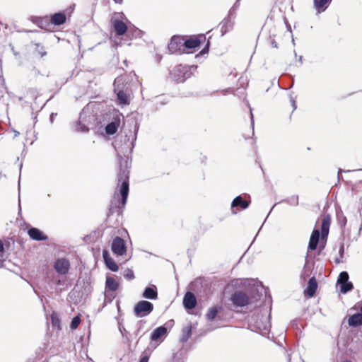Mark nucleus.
Masks as SVG:
<instances>
[{
	"label": "nucleus",
	"mask_w": 362,
	"mask_h": 362,
	"mask_svg": "<svg viewBox=\"0 0 362 362\" xmlns=\"http://www.w3.org/2000/svg\"><path fill=\"white\" fill-rule=\"evenodd\" d=\"M119 170L117 175L118 183L114 194L113 201L115 206L124 208L126 205L129 189V171L128 170V161L120 157L119 159ZM113 204V202H112Z\"/></svg>",
	"instance_id": "obj_1"
},
{
	"label": "nucleus",
	"mask_w": 362,
	"mask_h": 362,
	"mask_svg": "<svg viewBox=\"0 0 362 362\" xmlns=\"http://www.w3.org/2000/svg\"><path fill=\"white\" fill-rule=\"evenodd\" d=\"M204 35H191L188 38L185 36V52H192V50L199 47L202 43L206 41Z\"/></svg>",
	"instance_id": "obj_2"
},
{
	"label": "nucleus",
	"mask_w": 362,
	"mask_h": 362,
	"mask_svg": "<svg viewBox=\"0 0 362 362\" xmlns=\"http://www.w3.org/2000/svg\"><path fill=\"white\" fill-rule=\"evenodd\" d=\"M183 42H185V36L173 35L168 45L169 52L171 54L185 53V44Z\"/></svg>",
	"instance_id": "obj_3"
},
{
	"label": "nucleus",
	"mask_w": 362,
	"mask_h": 362,
	"mask_svg": "<svg viewBox=\"0 0 362 362\" xmlns=\"http://www.w3.org/2000/svg\"><path fill=\"white\" fill-rule=\"evenodd\" d=\"M110 33H114L116 37L124 35L127 31V24L121 19L112 16L110 21Z\"/></svg>",
	"instance_id": "obj_4"
},
{
	"label": "nucleus",
	"mask_w": 362,
	"mask_h": 362,
	"mask_svg": "<svg viewBox=\"0 0 362 362\" xmlns=\"http://www.w3.org/2000/svg\"><path fill=\"white\" fill-rule=\"evenodd\" d=\"M153 305L151 303L146 300H141L138 302L134 308V314L137 317H144L152 312Z\"/></svg>",
	"instance_id": "obj_5"
},
{
	"label": "nucleus",
	"mask_w": 362,
	"mask_h": 362,
	"mask_svg": "<svg viewBox=\"0 0 362 362\" xmlns=\"http://www.w3.org/2000/svg\"><path fill=\"white\" fill-rule=\"evenodd\" d=\"M230 300L236 307H244L249 304L250 298L246 293L238 291L232 294Z\"/></svg>",
	"instance_id": "obj_6"
},
{
	"label": "nucleus",
	"mask_w": 362,
	"mask_h": 362,
	"mask_svg": "<svg viewBox=\"0 0 362 362\" xmlns=\"http://www.w3.org/2000/svg\"><path fill=\"white\" fill-rule=\"evenodd\" d=\"M111 249L112 252L117 256H122L127 252V246L124 239L120 237H115L112 243Z\"/></svg>",
	"instance_id": "obj_7"
},
{
	"label": "nucleus",
	"mask_w": 362,
	"mask_h": 362,
	"mask_svg": "<svg viewBox=\"0 0 362 362\" xmlns=\"http://www.w3.org/2000/svg\"><path fill=\"white\" fill-rule=\"evenodd\" d=\"M349 274L346 272H341L338 277L337 284L340 285L341 292L346 293L354 288L353 284L349 281Z\"/></svg>",
	"instance_id": "obj_8"
},
{
	"label": "nucleus",
	"mask_w": 362,
	"mask_h": 362,
	"mask_svg": "<svg viewBox=\"0 0 362 362\" xmlns=\"http://www.w3.org/2000/svg\"><path fill=\"white\" fill-rule=\"evenodd\" d=\"M70 266L69 260L64 257L57 259L54 264V268L59 275L67 274L69 273Z\"/></svg>",
	"instance_id": "obj_9"
},
{
	"label": "nucleus",
	"mask_w": 362,
	"mask_h": 362,
	"mask_svg": "<svg viewBox=\"0 0 362 362\" xmlns=\"http://www.w3.org/2000/svg\"><path fill=\"white\" fill-rule=\"evenodd\" d=\"M121 124V116L117 115L113 118V120L107 124L105 128V133L107 135H113L117 132Z\"/></svg>",
	"instance_id": "obj_10"
},
{
	"label": "nucleus",
	"mask_w": 362,
	"mask_h": 362,
	"mask_svg": "<svg viewBox=\"0 0 362 362\" xmlns=\"http://www.w3.org/2000/svg\"><path fill=\"white\" fill-rule=\"evenodd\" d=\"M331 216L329 214H325L322 218L321 223V238L326 239L329 234V227L331 224Z\"/></svg>",
	"instance_id": "obj_11"
},
{
	"label": "nucleus",
	"mask_w": 362,
	"mask_h": 362,
	"mask_svg": "<svg viewBox=\"0 0 362 362\" xmlns=\"http://www.w3.org/2000/svg\"><path fill=\"white\" fill-rule=\"evenodd\" d=\"M183 304L187 309H193L197 305V299L192 292H187L183 298Z\"/></svg>",
	"instance_id": "obj_12"
},
{
	"label": "nucleus",
	"mask_w": 362,
	"mask_h": 362,
	"mask_svg": "<svg viewBox=\"0 0 362 362\" xmlns=\"http://www.w3.org/2000/svg\"><path fill=\"white\" fill-rule=\"evenodd\" d=\"M66 16L64 12H59L50 16L49 21L52 25H61L66 23Z\"/></svg>",
	"instance_id": "obj_13"
},
{
	"label": "nucleus",
	"mask_w": 362,
	"mask_h": 362,
	"mask_svg": "<svg viewBox=\"0 0 362 362\" xmlns=\"http://www.w3.org/2000/svg\"><path fill=\"white\" fill-rule=\"evenodd\" d=\"M317 288V282L315 277H311L308 281V284L307 288L305 290L304 293L309 298L313 297L316 293Z\"/></svg>",
	"instance_id": "obj_14"
},
{
	"label": "nucleus",
	"mask_w": 362,
	"mask_h": 362,
	"mask_svg": "<svg viewBox=\"0 0 362 362\" xmlns=\"http://www.w3.org/2000/svg\"><path fill=\"white\" fill-rule=\"evenodd\" d=\"M28 234L30 238L35 240H45L47 236L45 235L40 230L37 228H31L28 230Z\"/></svg>",
	"instance_id": "obj_15"
},
{
	"label": "nucleus",
	"mask_w": 362,
	"mask_h": 362,
	"mask_svg": "<svg viewBox=\"0 0 362 362\" xmlns=\"http://www.w3.org/2000/svg\"><path fill=\"white\" fill-rule=\"evenodd\" d=\"M320 233L319 230L315 229L312 232L308 243V250H315L317 249V246L319 242Z\"/></svg>",
	"instance_id": "obj_16"
},
{
	"label": "nucleus",
	"mask_w": 362,
	"mask_h": 362,
	"mask_svg": "<svg viewBox=\"0 0 362 362\" xmlns=\"http://www.w3.org/2000/svg\"><path fill=\"white\" fill-rule=\"evenodd\" d=\"M103 256L105 262L107 267L112 272H117L119 269L118 265L116 262L111 258L109 255L107 251L104 250L103 252Z\"/></svg>",
	"instance_id": "obj_17"
},
{
	"label": "nucleus",
	"mask_w": 362,
	"mask_h": 362,
	"mask_svg": "<svg viewBox=\"0 0 362 362\" xmlns=\"http://www.w3.org/2000/svg\"><path fill=\"white\" fill-rule=\"evenodd\" d=\"M166 333L167 328L165 327H158L156 329H155L153 332L151 333V339L152 341H158L160 338L166 334Z\"/></svg>",
	"instance_id": "obj_18"
},
{
	"label": "nucleus",
	"mask_w": 362,
	"mask_h": 362,
	"mask_svg": "<svg viewBox=\"0 0 362 362\" xmlns=\"http://www.w3.org/2000/svg\"><path fill=\"white\" fill-rule=\"evenodd\" d=\"M250 205V202L244 200L241 196L236 197L231 204V207L235 208L240 206L242 209H247Z\"/></svg>",
	"instance_id": "obj_19"
},
{
	"label": "nucleus",
	"mask_w": 362,
	"mask_h": 362,
	"mask_svg": "<svg viewBox=\"0 0 362 362\" xmlns=\"http://www.w3.org/2000/svg\"><path fill=\"white\" fill-rule=\"evenodd\" d=\"M106 288L111 291H116L119 286V282L112 276H107L105 281Z\"/></svg>",
	"instance_id": "obj_20"
},
{
	"label": "nucleus",
	"mask_w": 362,
	"mask_h": 362,
	"mask_svg": "<svg viewBox=\"0 0 362 362\" xmlns=\"http://www.w3.org/2000/svg\"><path fill=\"white\" fill-rule=\"evenodd\" d=\"M143 297L147 299L155 300L158 298V292L156 286L147 287L143 293Z\"/></svg>",
	"instance_id": "obj_21"
},
{
	"label": "nucleus",
	"mask_w": 362,
	"mask_h": 362,
	"mask_svg": "<svg viewBox=\"0 0 362 362\" xmlns=\"http://www.w3.org/2000/svg\"><path fill=\"white\" fill-rule=\"evenodd\" d=\"M348 323L350 326L358 327L362 325V313H356L351 315L349 320Z\"/></svg>",
	"instance_id": "obj_22"
},
{
	"label": "nucleus",
	"mask_w": 362,
	"mask_h": 362,
	"mask_svg": "<svg viewBox=\"0 0 362 362\" xmlns=\"http://www.w3.org/2000/svg\"><path fill=\"white\" fill-rule=\"evenodd\" d=\"M222 309L221 306H214L210 308L206 314V317L209 320H214L217 316L218 313Z\"/></svg>",
	"instance_id": "obj_23"
},
{
	"label": "nucleus",
	"mask_w": 362,
	"mask_h": 362,
	"mask_svg": "<svg viewBox=\"0 0 362 362\" xmlns=\"http://www.w3.org/2000/svg\"><path fill=\"white\" fill-rule=\"evenodd\" d=\"M332 0H314L315 8L320 12L323 11L327 7Z\"/></svg>",
	"instance_id": "obj_24"
},
{
	"label": "nucleus",
	"mask_w": 362,
	"mask_h": 362,
	"mask_svg": "<svg viewBox=\"0 0 362 362\" xmlns=\"http://www.w3.org/2000/svg\"><path fill=\"white\" fill-rule=\"evenodd\" d=\"M174 71L175 72H180V73L184 74L183 76H180V75L177 74V78H176L177 81H178L180 82H183L185 81V79H186L185 74L187 72V69L186 66H182V65H178V66H175Z\"/></svg>",
	"instance_id": "obj_25"
},
{
	"label": "nucleus",
	"mask_w": 362,
	"mask_h": 362,
	"mask_svg": "<svg viewBox=\"0 0 362 362\" xmlns=\"http://www.w3.org/2000/svg\"><path fill=\"white\" fill-rule=\"evenodd\" d=\"M117 100L119 101V104H120V105H129V97L124 91H123V90L118 91V93H117Z\"/></svg>",
	"instance_id": "obj_26"
},
{
	"label": "nucleus",
	"mask_w": 362,
	"mask_h": 362,
	"mask_svg": "<svg viewBox=\"0 0 362 362\" xmlns=\"http://www.w3.org/2000/svg\"><path fill=\"white\" fill-rule=\"evenodd\" d=\"M34 46V52L40 56V57H43L47 54V52L43 45L40 43H33Z\"/></svg>",
	"instance_id": "obj_27"
},
{
	"label": "nucleus",
	"mask_w": 362,
	"mask_h": 362,
	"mask_svg": "<svg viewBox=\"0 0 362 362\" xmlns=\"http://www.w3.org/2000/svg\"><path fill=\"white\" fill-rule=\"evenodd\" d=\"M80 323H81V316H80V315H78L73 318V320L71 322V325H70L71 329H77L78 325H80Z\"/></svg>",
	"instance_id": "obj_28"
},
{
	"label": "nucleus",
	"mask_w": 362,
	"mask_h": 362,
	"mask_svg": "<svg viewBox=\"0 0 362 362\" xmlns=\"http://www.w3.org/2000/svg\"><path fill=\"white\" fill-rule=\"evenodd\" d=\"M124 276L127 280H132L135 277L134 272L132 269H127L125 270L124 274Z\"/></svg>",
	"instance_id": "obj_29"
},
{
	"label": "nucleus",
	"mask_w": 362,
	"mask_h": 362,
	"mask_svg": "<svg viewBox=\"0 0 362 362\" xmlns=\"http://www.w3.org/2000/svg\"><path fill=\"white\" fill-rule=\"evenodd\" d=\"M77 130L81 131L82 132H88L89 129L86 127L84 124H78L77 127Z\"/></svg>",
	"instance_id": "obj_30"
},
{
	"label": "nucleus",
	"mask_w": 362,
	"mask_h": 362,
	"mask_svg": "<svg viewBox=\"0 0 362 362\" xmlns=\"http://www.w3.org/2000/svg\"><path fill=\"white\" fill-rule=\"evenodd\" d=\"M184 333L186 334V336L187 337H189L191 334H192V327L191 326H187L185 329H184Z\"/></svg>",
	"instance_id": "obj_31"
},
{
	"label": "nucleus",
	"mask_w": 362,
	"mask_h": 362,
	"mask_svg": "<svg viewBox=\"0 0 362 362\" xmlns=\"http://www.w3.org/2000/svg\"><path fill=\"white\" fill-rule=\"evenodd\" d=\"M4 252V243L1 240H0V257H3V254Z\"/></svg>",
	"instance_id": "obj_32"
},
{
	"label": "nucleus",
	"mask_w": 362,
	"mask_h": 362,
	"mask_svg": "<svg viewBox=\"0 0 362 362\" xmlns=\"http://www.w3.org/2000/svg\"><path fill=\"white\" fill-rule=\"evenodd\" d=\"M149 356L146 354L141 356L139 362H148Z\"/></svg>",
	"instance_id": "obj_33"
},
{
	"label": "nucleus",
	"mask_w": 362,
	"mask_h": 362,
	"mask_svg": "<svg viewBox=\"0 0 362 362\" xmlns=\"http://www.w3.org/2000/svg\"><path fill=\"white\" fill-rule=\"evenodd\" d=\"M52 324H53L54 325H57L58 326L59 325V322H60V321H59V320L58 318H56V317H54L52 316Z\"/></svg>",
	"instance_id": "obj_34"
},
{
	"label": "nucleus",
	"mask_w": 362,
	"mask_h": 362,
	"mask_svg": "<svg viewBox=\"0 0 362 362\" xmlns=\"http://www.w3.org/2000/svg\"><path fill=\"white\" fill-rule=\"evenodd\" d=\"M207 52H208V47H205L204 49H202V51L201 52V54H204Z\"/></svg>",
	"instance_id": "obj_35"
},
{
	"label": "nucleus",
	"mask_w": 362,
	"mask_h": 362,
	"mask_svg": "<svg viewBox=\"0 0 362 362\" xmlns=\"http://www.w3.org/2000/svg\"><path fill=\"white\" fill-rule=\"evenodd\" d=\"M116 4H122L123 0H113Z\"/></svg>",
	"instance_id": "obj_36"
},
{
	"label": "nucleus",
	"mask_w": 362,
	"mask_h": 362,
	"mask_svg": "<svg viewBox=\"0 0 362 362\" xmlns=\"http://www.w3.org/2000/svg\"><path fill=\"white\" fill-rule=\"evenodd\" d=\"M54 115H57V114L52 113V115L50 116V119L52 122V116H54Z\"/></svg>",
	"instance_id": "obj_37"
},
{
	"label": "nucleus",
	"mask_w": 362,
	"mask_h": 362,
	"mask_svg": "<svg viewBox=\"0 0 362 362\" xmlns=\"http://www.w3.org/2000/svg\"><path fill=\"white\" fill-rule=\"evenodd\" d=\"M113 210V207L111 206L110 209V211H112Z\"/></svg>",
	"instance_id": "obj_38"
},
{
	"label": "nucleus",
	"mask_w": 362,
	"mask_h": 362,
	"mask_svg": "<svg viewBox=\"0 0 362 362\" xmlns=\"http://www.w3.org/2000/svg\"><path fill=\"white\" fill-rule=\"evenodd\" d=\"M361 311L362 312V305H361Z\"/></svg>",
	"instance_id": "obj_39"
}]
</instances>
